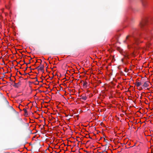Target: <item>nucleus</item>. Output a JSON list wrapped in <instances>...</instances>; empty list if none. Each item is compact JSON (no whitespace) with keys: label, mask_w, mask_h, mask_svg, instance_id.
<instances>
[{"label":"nucleus","mask_w":153,"mask_h":153,"mask_svg":"<svg viewBox=\"0 0 153 153\" xmlns=\"http://www.w3.org/2000/svg\"><path fill=\"white\" fill-rule=\"evenodd\" d=\"M148 20L147 19H143L139 24L141 30L147 33H153V27L148 24Z\"/></svg>","instance_id":"nucleus-1"},{"label":"nucleus","mask_w":153,"mask_h":153,"mask_svg":"<svg viewBox=\"0 0 153 153\" xmlns=\"http://www.w3.org/2000/svg\"><path fill=\"white\" fill-rule=\"evenodd\" d=\"M141 4L144 8H146L147 6V2L146 0H140Z\"/></svg>","instance_id":"nucleus-2"},{"label":"nucleus","mask_w":153,"mask_h":153,"mask_svg":"<svg viewBox=\"0 0 153 153\" xmlns=\"http://www.w3.org/2000/svg\"><path fill=\"white\" fill-rule=\"evenodd\" d=\"M138 78L137 79H136V82L135 83H134V85H136L137 87L140 86L141 84V82H138Z\"/></svg>","instance_id":"nucleus-3"},{"label":"nucleus","mask_w":153,"mask_h":153,"mask_svg":"<svg viewBox=\"0 0 153 153\" xmlns=\"http://www.w3.org/2000/svg\"><path fill=\"white\" fill-rule=\"evenodd\" d=\"M14 85H13V86L16 88H18V85H21V82L20 81H19V82L17 83H15V81H14Z\"/></svg>","instance_id":"nucleus-4"},{"label":"nucleus","mask_w":153,"mask_h":153,"mask_svg":"<svg viewBox=\"0 0 153 153\" xmlns=\"http://www.w3.org/2000/svg\"><path fill=\"white\" fill-rule=\"evenodd\" d=\"M149 82H146L144 83L143 86L144 87H147L149 86Z\"/></svg>","instance_id":"nucleus-5"},{"label":"nucleus","mask_w":153,"mask_h":153,"mask_svg":"<svg viewBox=\"0 0 153 153\" xmlns=\"http://www.w3.org/2000/svg\"><path fill=\"white\" fill-rule=\"evenodd\" d=\"M41 66H39V70L41 71H42L44 72V66L43 65H41Z\"/></svg>","instance_id":"nucleus-6"},{"label":"nucleus","mask_w":153,"mask_h":153,"mask_svg":"<svg viewBox=\"0 0 153 153\" xmlns=\"http://www.w3.org/2000/svg\"><path fill=\"white\" fill-rule=\"evenodd\" d=\"M23 110L25 112V115L26 116H27L28 115V114L26 109L25 108H24Z\"/></svg>","instance_id":"nucleus-7"},{"label":"nucleus","mask_w":153,"mask_h":153,"mask_svg":"<svg viewBox=\"0 0 153 153\" xmlns=\"http://www.w3.org/2000/svg\"><path fill=\"white\" fill-rule=\"evenodd\" d=\"M81 97L80 99L83 100H86L87 97L85 96H82Z\"/></svg>","instance_id":"nucleus-8"},{"label":"nucleus","mask_w":153,"mask_h":153,"mask_svg":"<svg viewBox=\"0 0 153 153\" xmlns=\"http://www.w3.org/2000/svg\"><path fill=\"white\" fill-rule=\"evenodd\" d=\"M18 120H19V121H20V122L23 124H25V123L23 122L22 119L21 118H18Z\"/></svg>","instance_id":"nucleus-9"},{"label":"nucleus","mask_w":153,"mask_h":153,"mask_svg":"<svg viewBox=\"0 0 153 153\" xmlns=\"http://www.w3.org/2000/svg\"><path fill=\"white\" fill-rule=\"evenodd\" d=\"M87 83L86 82H84L83 83V86L85 87H86L87 86Z\"/></svg>","instance_id":"nucleus-10"},{"label":"nucleus","mask_w":153,"mask_h":153,"mask_svg":"<svg viewBox=\"0 0 153 153\" xmlns=\"http://www.w3.org/2000/svg\"><path fill=\"white\" fill-rule=\"evenodd\" d=\"M140 122V121L139 120H137L135 122H134V124L135 123L137 124L138 123H139Z\"/></svg>","instance_id":"nucleus-11"},{"label":"nucleus","mask_w":153,"mask_h":153,"mask_svg":"<svg viewBox=\"0 0 153 153\" xmlns=\"http://www.w3.org/2000/svg\"><path fill=\"white\" fill-rule=\"evenodd\" d=\"M133 99V97L131 96H130L128 97V99L130 100H132Z\"/></svg>","instance_id":"nucleus-12"},{"label":"nucleus","mask_w":153,"mask_h":153,"mask_svg":"<svg viewBox=\"0 0 153 153\" xmlns=\"http://www.w3.org/2000/svg\"><path fill=\"white\" fill-rule=\"evenodd\" d=\"M5 101L6 103V104L7 105H9V103L7 101V100H5Z\"/></svg>","instance_id":"nucleus-13"},{"label":"nucleus","mask_w":153,"mask_h":153,"mask_svg":"<svg viewBox=\"0 0 153 153\" xmlns=\"http://www.w3.org/2000/svg\"><path fill=\"white\" fill-rule=\"evenodd\" d=\"M39 66L37 67H36V69H38V71H39Z\"/></svg>","instance_id":"nucleus-14"},{"label":"nucleus","mask_w":153,"mask_h":153,"mask_svg":"<svg viewBox=\"0 0 153 153\" xmlns=\"http://www.w3.org/2000/svg\"><path fill=\"white\" fill-rule=\"evenodd\" d=\"M138 116V115L136 113H134V117H137Z\"/></svg>","instance_id":"nucleus-15"},{"label":"nucleus","mask_w":153,"mask_h":153,"mask_svg":"<svg viewBox=\"0 0 153 153\" xmlns=\"http://www.w3.org/2000/svg\"><path fill=\"white\" fill-rule=\"evenodd\" d=\"M35 78L36 79V82H38V79H37V77H36Z\"/></svg>","instance_id":"nucleus-16"},{"label":"nucleus","mask_w":153,"mask_h":153,"mask_svg":"<svg viewBox=\"0 0 153 153\" xmlns=\"http://www.w3.org/2000/svg\"><path fill=\"white\" fill-rule=\"evenodd\" d=\"M136 137V138L138 140H139V137L138 135H137Z\"/></svg>","instance_id":"nucleus-17"},{"label":"nucleus","mask_w":153,"mask_h":153,"mask_svg":"<svg viewBox=\"0 0 153 153\" xmlns=\"http://www.w3.org/2000/svg\"><path fill=\"white\" fill-rule=\"evenodd\" d=\"M137 73H135V74L134 73V76H137V75H138Z\"/></svg>","instance_id":"nucleus-18"},{"label":"nucleus","mask_w":153,"mask_h":153,"mask_svg":"<svg viewBox=\"0 0 153 153\" xmlns=\"http://www.w3.org/2000/svg\"><path fill=\"white\" fill-rule=\"evenodd\" d=\"M23 61L24 62V64H26V65H27V63H26L25 62V60H24H24H23Z\"/></svg>","instance_id":"nucleus-19"},{"label":"nucleus","mask_w":153,"mask_h":153,"mask_svg":"<svg viewBox=\"0 0 153 153\" xmlns=\"http://www.w3.org/2000/svg\"><path fill=\"white\" fill-rule=\"evenodd\" d=\"M107 152H107H106L105 150H104L103 151V152Z\"/></svg>","instance_id":"nucleus-20"},{"label":"nucleus","mask_w":153,"mask_h":153,"mask_svg":"<svg viewBox=\"0 0 153 153\" xmlns=\"http://www.w3.org/2000/svg\"><path fill=\"white\" fill-rule=\"evenodd\" d=\"M9 78H10V80L11 81H12L11 77H9Z\"/></svg>","instance_id":"nucleus-21"},{"label":"nucleus","mask_w":153,"mask_h":153,"mask_svg":"<svg viewBox=\"0 0 153 153\" xmlns=\"http://www.w3.org/2000/svg\"><path fill=\"white\" fill-rule=\"evenodd\" d=\"M128 36H127L126 37V39H128Z\"/></svg>","instance_id":"nucleus-22"},{"label":"nucleus","mask_w":153,"mask_h":153,"mask_svg":"<svg viewBox=\"0 0 153 153\" xmlns=\"http://www.w3.org/2000/svg\"><path fill=\"white\" fill-rule=\"evenodd\" d=\"M40 61H41V62H40V65H41V62H42V60L41 59H40Z\"/></svg>","instance_id":"nucleus-23"},{"label":"nucleus","mask_w":153,"mask_h":153,"mask_svg":"<svg viewBox=\"0 0 153 153\" xmlns=\"http://www.w3.org/2000/svg\"><path fill=\"white\" fill-rule=\"evenodd\" d=\"M27 67H26V68H25V71H26V70H27Z\"/></svg>","instance_id":"nucleus-24"},{"label":"nucleus","mask_w":153,"mask_h":153,"mask_svg":"<svg viewBox=\"0 0 153 153\" xmlns=\"http://www.w3.org/2000/svg\"><path fill=\"white\" fill-rule=\"evenodd\" d=\"M121 61H122V62H123V59H121Z\"/></svg>","instance_id":"nucleus-25"},{"label":"nucleus","mask_w":153,"mask_h":153,"mask_svg":"<svg viewBox=\"0 0 153 153\" xmlns=\"http://www.w3.org/2000/svg\"><path fill=\"white\" fill-rule=\"evenodd\" d=\"M19 73L21 75H22L21 73L20 72H19Z\"/></svg>","instance_id":"nucleus-26"},{"label":"nucleus","mask_w":153,"mask_h":153,"mask_svg":"<svg viewBox=\"0 0 153 153\" xmlns=\"http://www.w3.org/2000/svg\"><path fill=\"white\" fill-rule=\"evenodd\" d=\"M10 108H12V109H13V107H12V106H11V107H10Z\"/></svg>","instance_id":"nucleus-27"},{"label":"nucleus","mask_w":153,"mask_h":153,"mask_svg":"<svg viewBox=\"0 0 153 153\" xmlns=\"http://www.w3.org/2000/svg\"><path fill=\"white\" fill-rule=\"evenodd\" d=\"M4 76H5L4 75V76H3V77H2V78H4Z\"/></svg>","instance_id":"nucleus-28"},{"label":"nucleus","mask_w":153,"mask_h":153,"mask_svg":"<svg viewBox=\"0 0 153 153\" xmlns=\"http://www.w3.org/2000/svg\"><path fill=\"white\" fill-rule=\"evenodd\" d=\"M31 59H30L29 60V63H30V60Z\"/></svg>","instance_id":"nucleus-29"},{"label":"nucleus","mask_w":153,"mask_h":153,"mask_svg":"<svg viewBox=\"0 0 153 153\" xmlns=\"http://www.w3.org/2000/svg\"><path fill=\"white\" fill-rule=\"evenodd\" d=\"M124 43H125V42H126V40L124 41Z\"/></svg>","instance_id":"nucleus-30"},{"label":"nucleus","mask_w":153,"mask_h":153,"mask_svg":"<svg viewBox=\"0 0 153 153\" xmlns=\"http://www.w3.org/2000/svg\"><path fill=\"white\" fill-rule=\"evenodd\" d=\"M49 58H51V57L50 56V57H49V58H48V60H49Z\"/></svg>","instance_id":"nucleus-31"},{"label":"nucleus","mask_w":153,"mask_h":153,"mask_svg":"<svg viewBox=\"0 0 153 153\" xmlns=\"http://www.w3.org/2000/svg\"><path fill=\"white\" fill-rule=\"evenodd\" d=\"M139 112V110L136 111V112Z\"/></svg>","instance_id":"nucleus-32"},{"label":"nucleus","mask_w":153,"mask_h":153,"mask_svg":"<svg viewBox=\"0 0 153 153\" xmlns=\"http://www.w3.org/2000/svg\"><path fill=\"white\" fill-rule=\"evenodd\" d=\"M135 53V49H134V53ZM134 56H135V54H134Z\"/></svg>","instance_id":"nucleus-33"},{"label":"nucleus","mask_w":153,"mask_h":153,"mask_svg":"<svg viewBox=\"0 0 153 153\" xmlns=\"http://www.w3.org/2000/svg\"><path fill=\"white\" fill-rule=\"evenodd\" d=\"M27 127H28V124H27Z\"/></svg>","instance_id":"nucleus-34"},{"label":"nucleus","mask_w":153,"mask_h":153,"mask_svg":"<svg viewBox=\"0 0 153 153\" xmlns=\"http://www.w3.org/2000/svg\"><path fill=\"white\" fill-rule=\"evenodd\" d=\"M134 42L135 41V39H134ZM135 44V42H134V44Z\"/></svg>","instance_id":"nucleus-35"},{"label":"nucleus","mask_w":153,"mask_h":153,"mask_svg":"<svg viewBox=\"0 0 153 153\" xmlns=\"http://www.w3.org/2000/svg\"><path fill=\"white\" fill-rule=\"evenodd\" d=\"M45 62L46 63V65H47V63L46 62Z\"/></svg>","instance_id":"nucleus-36"},{"label":"nucleus","mask_w":153,"mask_h":153,"mask_svg":"<svg viewBox=\"0 0 153 153\" xmlns=\"http://www.w3.org/2000/svg\"><path fill=\"white\" fill-rule=\"evenodd\" d=\"M99 153H102V152H100Z\"/></svg>","instance_id":"nucleus-37"},{"label":"nucleus","mask_w":153,"mask_h":153,"mask_svg":"<svg viewBox=\"0 0 153 153\" xmlns=\"http://www.w3.org/2000/svg\"><path fill=\"white\" fill-rule=\"evenodd\" d=\"M134 146L135 145V143H134Z\"/></svg>","instance_id":"nucleus-38"},{"label":"nucleus","mask_w":153,"mask_h":153,"mask_svg":"<svg viewBox=\"0 0 153 153\" xmlns=\"http://www.w3.org/2000/svg\"><path fill=\"white\" fill-rule=\"evenodd\" d=\"M12 76V75L11 74L10 75V77H11Z\"/></svg>","instance_id":"nucleus-39"},{"label":"nucleus","mask_w":153,"mask_h":153,"mask_svg":"<svg viewBox=\"0 0 153 153\" xmlns=\"http://www.w3.org/2000/svg\"><path fill=\"white\" fill-rule=\"evenodd\" d=\"M90 137V138H91V139H92V138H91V137Z\"/></svg>","instance_id":"nucleus-40"},{"label":"nucleus","mask_w":153,"mask_h":153,"mask_svg":"<svg viewBox=\"0 0 153 153\" xmlns=\"http://www.w3.org/2000/svg\"><path fill=\"white\" fill-rule=\"evenodd\" d=\"M134 104L135 103V101L134 100Z\"/></svg>","instance_id":"nucleus-41"},{"label":"nucleus","mask_w":153,"mask_h":153,"mask_svg":"<svg viewBox=\"0 0 153 153\" xmlns=\"http://www.w3.org/2000/svg\"><path fill=\"white\" fill-rule=\"evenodd\" d=\"M19 62H18V64H19Z\"/></svg>","instance_id":"nucleus-42"},{"label":"nucleus","mask_w":153,"mask_h":153,"mask_svg":"<svg viewBox=\"0 0 153 153\" xmlns=\"http://www.w3.org/2000/svg\"><path fill=\"white\" fill-rule=\"evenodd\" d=\"M46 68H48V66H47Z\"/></svg>","instance_id":"nucleus-43"},{"label":"nucleus","mask_w":153,"mask_h":153,"mask_svg":"<svg viewBox=\"0 0 153 153\" xmlns=\"http://www.w3.org/2000/svg\"><path fill=\"white\" fill-rule=\"evenodd\" d=\"M37 62V61H36V63Z\"/></svg>","instance_id":"nucleus-44"}]
</instances>
